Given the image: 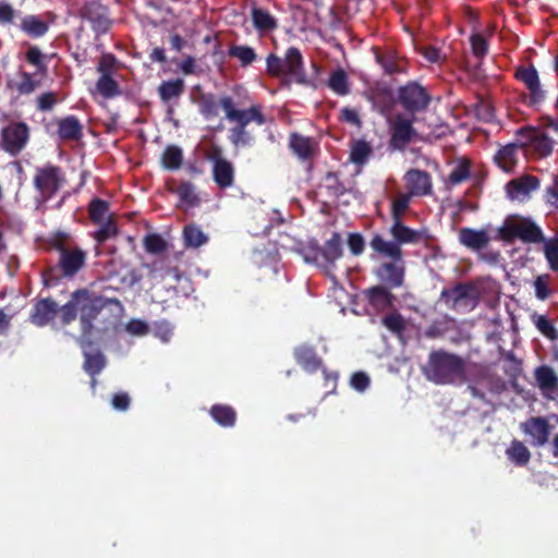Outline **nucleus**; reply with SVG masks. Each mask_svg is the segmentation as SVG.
<instances>
[{
	"mask_svg": "<svg viewBox=\"0 0 558 558\" xmlns=\"http://www.w3.org/2000/svg\"><path fill=\"white\" fill-rule=\"evenodd\" d=\"M372 154L369 142H353L350 150V161L357 166H363L367 162Z\"/></svg>",
	"mask_w": 558,
	"mask_h": 558,
	"instance_id": "f704fd0d",
	"label": "nucleus"
},
{
	"mask_svg": "<svg viewBox=\"0 0 558 558\" xmlns=\"http://www.w3.org/2000/svg\"><path fill=\"white\" fill-rule=\"evenodd\" d=\"M550 282L551 277L549 274L539 275L534 279L533 287L537 300L545 301L553 294Z\"/></svg>",
	"mask_w": 558,
	"mask_h": 558,
	"instance_id": "4c0bfd02",
	"label": "nucleus"
},
{
	"mask_svg": "<svg viewBox=\"0 0 558 558\" xmlns=\"http://www.w3.org/2000/svg\"><path fill=\"white\" fill-rule=\"evenodd\" d=\"M293 356L296 363L307 373H316L323 367V360L317 355L315 348L310 344L295 347Z\"/></svg>",
	"mask_w": 558,
	"mask_h": 558,
	"instance_id": "a211bd4d",
	"label": "nucleus"
},
{
	"mask_svg": "<svg viewBox=\"0 0 558 558\" xmlns=\"http://www.w3.org/2000/svg\"><path fill=\"white\" fill-rule=\"evenodd\" d=\"M289 148L306 171L313 169L314 162L320 154L318 142H289Z\"/></svg>",
	"mask_w": 558,
	"mask_h": 558,
	"instance_id": "f3484780",
	"label": "nucleus"
},
{
	"mask_svg": "<svg viewBox=\"0 0 558 558\" xmlns=\"http://www.w3.org/2000/svg\"><path fill=\"white\" fill-rule=\"evenodd\" d=\"M386 116L390 140H414L418 133L414 126L417 116L392 108V101L376 100Z\"/></svg>",
	"mask_w": 558,
	"mask_h": 558,
	"instance_id": "39448f33",
	"label": "nucleus"
},
{
	"mask_svg": "<svg viewBox=\"0 0 558 558\" xmlns=\"http://www.w3.org/2000/svg\"><path fill=\"white\" fill-rule=\"evenodd\" d=\"M369 377L364 372H355L352 374L350 384L356 391L363 392L369 386Z\"/></svg>",
	"mask_w": 558,
	"mask_h": 558,
	"instance_id": "13d9d810",
	"label": "nucleus"
},
{
	"mask_svg": "<svg viewBox=\"0 0 558 558\" xmlns=\"http://www.w3.org/2000/svg\"><path fill=\"white\" fill-rule=\"evenodd\" d=\"M320 252L326 263L333 266L343 255L340 234L338 232L332 233L331 238L325 242Z\"/></svg>",
	"mask_w": 558,
	"mask_h": 558,
	"instance_id": "cd10ccee",
	"label": "nucleus"
},
{
	"mask_svg": "<svg viewBox=\"0 0 558 558\" xmlns=\"http://www.w3.org/2000/svg\"><path fill=\"white\" fill-rule=\"evenodd\" d=\"M116 60L110 54H105L100 58L98 63V72L101 73V75H110L114 68Z\"/></svg>",
	"mask_w": 558,
	"mask_h": 558,
	"instance_id": "0e129e2a",
	"label": "nucleus"
},
{
	"mask_svg": "<svg viewBox=\"0 0 558 558\" xmlns=\"http://www.w3.org/2000/svg\"><path fill=\"white\" fill-rule=\"evenodd\" d=\"M183 236L187 247H199L208 241V236L196 225H187L183 229Z\"/></svg>",
	"mask_w": 558,
	"mask_h": 558,
	"instance_id": "2f4dec72",
	"label": "nucleus"
},
{
	"mask_svg": "<svg viewBox=\"0 0 558 558\" xmlns=\"http://www.w3.org/2000/svg\"><path fill=\"white\" fill-rule=\"evenodd\" d=\"M472 51L475 57L482 58L487 52V43L480 34H474L471 37Z\"/></svg>",
	"mask_w": 558,
	"mask_h": 558,
	"instance_id": "680f3d73",
	"label": "nucleus"
},
{
	"mask_svg": "<svg viewBox=\"0 0 558 558\" xmlns=\"http://www.w3.org/2000/svg\"><path fill=\"white\" fill-rule=\"evenodd\" d=\"M509 461L517 466H525L531 460V451L518 439H513L505 451Z\"/></svg>",
	"mask_w": 558,
	"mask_h": 558,
	"instance_id": "a878e982",
	"label": "nucleus"
},
{
	"mask_svg": "<svg viewBox=\"0 0 558 558\" xmlns=\"http://www.w3.org/2000/svg\"><path fill=\"white\" fill-rule=\"evenodd\" d=\"M155 332L161 337L163 341H167L172 335V326L167 320L155 323Z\"/></svg>",
	"mask_w": 558,
	"mask_h": 558,
	"instance_id": "338daca9",
	"label": "nucleus"
},
{
	"mask_svg": "<svg viewBox=\"0 0 558 558\" xmlns=\"http://www.w3.org/2000/svg\"><path fill=\"white\" fill-rule=\"evenodd\" d=\"M459 240L468 248L480 251L487 246L490 239L484 230L462 228L459 232Z\"/></svg>",
	"mask_w": 558,
	"mask_h": 558,
	"instance_id": "b1692460",
	"label": "nucleus"
},
{
	"mask_svg": "<svg viewBox=\"0 0 558 558\" xmlns=\"http://www.w3.org/2000/svg\"><path fill=\"white\" fill-rule=\"evenodd\" d=\"M539 187V180L531 174L522 175L507 183V193L511 199H522L530 195L531 192Z\"/></svg>",
	"mask_w": 558,
	"mask_h": 558,
	"instance_id": "6ab92c4d",
	"label": "nucleus"
},
{
	"mask_svg": "<svg viewBox=\"0 0 558 558\" xmlns=\"http://www.w3.org/2000/svg\"><path fill=\"white\" fill-rule=\"evenodd\" d=\"M405 186L412 196H425L432 192V177L420 169H411L404 175Z\"/></svg>",
	"mask_w": 558,
	"mask_h": 558,
	"instance_id": "2eb2a0df",
	"label": "nucleus"
},
{
	"mask_svg": "<svg viewBox=\"0 0 558 558\" xmlns=\"http://www.w3.org/2000/svg\"><path fill=\"white\" fill-rule=\"evenodd\" d=\"M28 128L23 122L11 123L2 130V140H27Z\"/></svg>",
	"mask_w": 558,
	"mask_h": 558,
	"instance_id": "a18cd8bd",
	"label": "nucleus"
},
{
	"mask_svg": "<svg viewBox=\"0 0 558 558\" xmlns=\"http://www.w3.org/2000/svg\"><path fill=\"white\" fill-rule=\"evenodd\" d=\"M440 299L450 308H456L462 302L474 301L476 299V289L471 283L459 282L451 289H444Z\"/></svg>",
	"mask_w": 558,
	"mask_h": 558,
	"instance_id": "4468645a",
	"label": "nucleus"
},
{
	"mask_svg": "<svg viewBox=\"0 0 558 558\" xmlns=\"http://www.w3.org/2000/svg\"><path fill=\"white\" fill-rule=\"evenodd\" d=\"M229 56L239 59L243 66L250 65L256 59V53L247 46H232Z\"/></svg>",
	"mask_w": 558,
	"mask_h": 558,
	"instance_id": "c03bdc74",
	"label": "nucleus"
},
{
	"mask_svg": "<svg viewBox=\"0 0 558 558\" xmlns=\"http://www.w3.org/2000/svg\"><path fill=\"white\" fill-rule=\"evenodd\" d=\"M144 248L150 254H160L166 251L167 242L158 233H149L143 240Z\"/></svg>",
	"mask_w": 558,
	"mask_h": 558,
	"instance_id": "79ce46f5",
	"label": "nucleus"
},
{
	"mask_svg": "<svg viewBox=\"0 0 558 558\" xmlns=\"http://www.w3.org/2000/svg\"><path fill=\"white\" fill-rule=\"evenodd\" d=\"M58 312L60 308L57 302L50 298L40 299L34 304L29 319L34 325L44 327L54 319Z\"/></svg>",
	"mask_w": 558,
	"mask_h": 558,
	"instance_id": "dca6fc26",
	"label": "nucleus"
},
{
	"mask_svg": "<svg viewBox=\"0 0 558 558\" xmlns=\"http://www.w3.org/2000/svg\"><path fill=\"white\" fill-rule=\"evenodd\" d=\"M37 83L32 80L28 73L22 74V82L19 84L17 89L22 94H29L35 90Z\"/></svg>",
	"mask_w": 558,
	"mask_h": 558,
	"instance_id": "774afa93",
	"label": "nucleus"
},
{
	"mask_svg": "<svg viewBox=\"0 0 558 558\" xmlns=\"http://www.w3.org/2000/svg\"><path fill=\"white\" fill-rule=\"evenodd\" d=\"M118 234V229L116 223L112 220H108L101 225V227L95 233V240L98 243H104L107 240L116 236Z\"/></svg>",
	"mask_w": 558,
	"mask_h": 558,
	"instance_id": "864d4df0",
	"label": "nucleus"
},
{
	"mask_svg": "<svg viewBox=\"0 0 558 558\" xmlns=\"http://www.w3.org/2000/svg\"><path fill=\"white\" fill-rule=\"evenodd\" d=\"M183 162V151L175 145H169L166 147L161 156L162 167L167 170H178Z\"/></svg>",
	"mask_w": 558,
	"mask_h": 558,
	"instance_id": "c85d7f7f",
	"label": "nucleus"
},
{
	"mask_svg": "<svg viewBox=\"0 0 558 558\" xmlns=\"http://www.w3.org/2000/svg\"><path fill=\"white\" fill-rule=\"evenodd\" d=\"M201 109L206 116H217L218 104L213 95H203L201 97Z\"/></svg>",
	"mask_w": 558,
	"mask_h": 558,
	"instance_id": "bf43d9fd",
	"label": "nucleus"
},
{
	"mask_svg": "<svg viewBox=\"0 0 558 558\" xmlns=\"http://www.w3.org/2000/svg\"><path fill=\"white\" fill-rule=\"evenodd\" d=\"M267 72L271 76H284L283 59L271 53L267 57Z\"/></svg>",
	"mask_w": 558,
	"mask_h": 558,
	"instance_id": "5fc2aeb1",
	"label": "nucleus"
},
{
	"mask_svg": "<svg viewBox=\"0 0 558 558\" xmlns=\"http://www.w3.org/2000/svg\"><path fill=\"white\" fill-rule=\"evenodd\" d=\"M56 251L60 254L58 267L63 277L73 278L85 267L87 253L81 247L69 248L63 243L58 242Z\"/></svg>",
	"mask_w": 558,
	"mask_h": 558,
	"instance_id": "1a4fd4ad",
	"label": "nucleus"
},
{
	"mask_svg": "<svg viewBox=\"0 0 558 558\" xmlns=\"http://www.w3.org/2000/svg\"><path fill=\"white\" fill-rule=\"evenodd\" d=\"M523 149L522 142H509L495 156V161L505 171L510 172L517 163L515 154Z\"/></svg>",
	"mask_w": 558,
	"mask_h": 558,
	"instance_id": "393cba45",
	"label": "nucleus"
},
{
	"mask_svg": "<svg viewBox=\"0 0 558 558\" xmlns=\"http://www.w3.org/2000/svg\"><path fill=\"white\" fill-rule=\"evenodd\" d=\"M348 246L352 255L360 256L365 248V241L360 233H350L348 236Z\"/></svg>",
	"mask_w": 558,
	"mask_h": 558,
	"instance_id": "4d7b16f0",
	"label": "nucleus"
},
{
	"mask_svg": "<svg viewBox=\"0 0 558 558\" xmlns=\"http://www.w3.org/2000/svg\"><path fill=\"white\" fill-rule=\"evenodd\" d=\"M470 177V163L469 161L459 162L450 172L448 182L452 185H457L469 179Z\"/></svg>",
	"mask_w": 558,
	"mask_h": 558,
	"instance_id": "3c124183",
	"label": "nucleus"
},
{
	"mask_svg": "<svg viewBox=\"0 0 558 558\" xmlns=\"http://www.w3.org/2000/svg\"><path fill=\"white\" fill-rule=\"evenodd\" d=\"M81 16L88 20L98 33H106L111 26L107 8L98 1L87 2L81 10Z\"/></svg>",
	"mask_w": 558,
	"mask_h": 558,
	"instance_id": "ddd939ff",
	"label": "nucleus"
},
{
	"mask_svg": "<svg viewBox=\"0 0 558 558\" xmlns=\"http://www.w3.org/2000/svg\"><path fill=\"white\" fill-rule=\"evenodd\" d=\"M544 242V255L548 267L553 271H558V235Z\"/></svg>",
	"mask_w": 558,
	"mask_h": 558,
	"instance_id": "ea45409f",
	"label": "nucleus"
},
{
	"mask_svg": "<svg viewBox=\"0 0 558 558\" xmlns=\"http://www.w3.org/2000/svg\"><path fill=\"white\" fill-rule=\"evenodd\" d=\"M378 280L386 283L390 289L400 288L404 281L403 259H389L381 263L375 270Z\"/></svg>",
	"mask_w": 558,
	"mask_h": 558,
	"instance_id": "f8f14e48",
	"label": "nucleus"
},
{
	"mask_svg": "<svg viewBox=\"0 0 558 558\" xmlns=\"http://www.w3.org/2000/svg\"><path fill=\"white\" fill-rule=\"evenodd\" d=\"M284 76L293 78L298 83L305 82L302 54L298 48L291 47L283 58Z\"/></svg>",
	"mask_w": 558,
	"mask_h": 558,
	"instance_id": "aec40b11",
	"label": "nucleus"
},
{
	"mask_svg": "<svg viewBox=\"0 0 558 558\" xmlns=\"http://www.w3.org/2000/svg\"><path fill=\"white\" fill-rule=\"evenodd\" d=\"M96 87L99 94L106 98L113 97L119 93L118 84L110 75H101Z\"/></svg>",
	"mask_w": 558,
	"mask_h": 558,
	"instance_id": "09e8293b",
	"label": "nucleus"
},
{
	"mask_svg": "<svg viewBox=\"0 0 558 558\" xmlns=\"http://www.w3.org/2000/svg\"><path fill=\"white\" fill-rule=\"evenodd\" d=\"M219 105L225 110L226 118L235 124L233 132L238 136L244 134V129L250 122L256 121L258 124L265 122L259 105H253L248 109L241 110L235 107L233 99L229 96L220 98Z\"/></svg>",
	"mask_w": 558,
	"mask_h": 558,
	"instance_id": "0eeeda50",
	"label": "nucleus"
},
{
	"mask_svg": "<svg viewBox=\"0 0 558 558\" xmlns=\"http://www.w3.org/2000/svg\"><path fill=\"white\" fill-rule=\"evenodd\" d=\"M532 319H533V323H534L535 327L537 328V330L544 337H546L550 340L558 339V330L556 329V327L554 326V324L547 316L541 315V314H534L532 316Z\"/></svg>",
	"mask_w": 558,
	"mask_h": 558,
	"instance_id": "c9c22d12",
	"label": "nucleus"
},
{
	"mask_svg": "<svg viewBox=\"0 0 558 558\" xmlns=\"http://www.w3.org/2000/svg\"><path fill=\"white\" fill-rule=\"evenodd\" d=\"M211 162V175L215 184L220 190H227L234 185L235 169L231 161L223 156V150L218 145H213L205 155Z\"/></svg>",
	"mask_w": 558,
	"mask_h": 558,
	"instance_id": "6e6552de",
	"label": "nucleus"
},
{
	"mask_svg": "<svg viewBox=\"0 0 558 558\" xmlns=\"http://www.w3.org/2000/svg\"><path fill=\"white\" fill-rule=\"evenodd\" d=\"M121 305L118 299H105L87 289H78L71 294L70 300L60 307L62 325L71 324L76 316L80 317L81 333L76 339L78 345H94L95 322L107 304Z\"/></svg>",
	"mask_w": 558,
	"mask_h": 558,
	"instance_id": "f257e3e1",
	"label": "nucleus"
},
{
	"mask_svg": "<svg viewBox=\"0 0 558 558\" xmlns=\"http://www.w3.org/2000/svg\"><path fill=\"white\" fill-rule=\"evenodd\" d=\"M391 240H386L380 233H374L369 241L372 258L403 259L402 245L418 244L424 240L420 230L405 226L401 220H392L389 228Z\"/></svg>",
	"mask_w": 558,
	"mask_h": 558,
	"instance_id": "f03ea898",
	"label": "nucleus"
},
{
	"mask_svg": "<svg viewBox=\"0 0 558 558\" xmlns=\"http://www.w3.org/2000/svg\"><path fill=\"white\" fill-rule=\"evenodd\" d=\"M209 414L213 420L222 427L229 428L235 425L236 412L231 405L214 404L209 410Z\"/></svg>",
	"mask_w": 558,
	"mask_h": 558,
	"instance_id": "bb28decb",
	"label": "nucleus"
},
{
	"mask_svg": "<svg viewBox=\"0 0 558 558\" xmlns=\"http://www.w3.org/2000/svg\"><path fill=\"white\" fill-rule=\"evenodd\" d=\"M521 432L530 438V445L535 448L545 446L551 433V425L544 416H531L520 423Z\"/></svg>",
	"mask_w": 558,
	"mask_h": 558,
	"instance_id": "9b49d317",
	"label": "nucleus"
},
{
	"mask_svg": "<svg viewBox=\"0 0 558 558\" xmlns=\"http://www.w3.org/2000/svg\"><path fill=\"white\" fill-rule=\"evenodd\" d=\"M81 124L77 119L68 117L59 122V135L62 140H78Z\"/></svg>",
	"mask_w": 558,
	"mask_h": 558,
	"instance_id": "473e14b6",
	"label": "nucleus"
},
{
	"mask_svg": "<svg viewBox=\"0 0 558 558\" xmlns=\"http://www.w3.org/2000/svg\"><path fill=\"white\" fill-rule=\"evenodd\" d=\"M184 84L183 81L178 78L174 81L165 82L159 87L160 96L163 100L178 97L183 93Z\"/></svg>",
	"mask_w": 558,
	"mask_h": 558,
	"instance_id": "37998d69",
	"label": "nucleus"
},
{
	"mask_svg": "<svg viewBox=\"0 0 558 558\" xmlns=\"http://www.w3.org/2000/svg\"><path fill=\"white\" fill-rule=\"evenodd\" d=\"M130 396L124 391L117 392L111 398V405L117 411H126L130 408Z\"/></svg>",
	"mask_w": 558,
	"mask_h": 558,
	"instance_id": "052dcab7",
	"label": "nucleus"
},
{
	"mask_svg": "<svg viewBox=\"0 0 558 558\" xmlns=\"http://www.w3.org/2000/svg\"><path fill=\"white\" fill-rule=\"evenodd\" d=\"M376 100L392 101V107L399 105L404 112L417 116L427 110L432 96L417 82H409L397 88L395 98H392L390 90L385 88L376 94Z\"/></svg>",
	"mask_w": 558,
	"mask_h": 558,
	"instance_id": "20e7f679",
	"label": "nucleus"
},
{
	"mask_svg": "<svg viewBox=\"0 0 558 558\" xmlns=\"http://www.w3.org/2000/svg\"><path fill=\"white\" fill-rule=\"evenodd\" d=\"M142 280V275L136 269L128 270L121 278V283L132 288Z\"/></svg>",
	"mask_w": 558,
	"mask_h": 558,
	"instance_id": "69168bd1",
	"label": "nucleus"
},
{
	"mask_svg": "<svg viewBox=\"0 0 558 558\" xmlns=\"http://www.w3.org/2000/svg\"><path fill=\"white\" fill-rule=\"evenodd\" d=\"M252 16L254 26L259 31H270L277 26L276 20L265 10L254 8Z\"/></svg>",
	"mask_w": 558,
	"mask_h": 558,
	"instance_id": "58836bf2",
	"label": "nucleus"
},
{
	"mask_svg": "<svg viewBox=\"0 0 558 558\" xmlns=\"http://www.w3.org/2000/svg\"><path fill=\"white\" fill-rule=\"evenodd\" d=\"M22 28L28 34L41 36L47 32V25L36 17H27L22 22Z\"/></svg>",
	"mask_w": 558,
	"mask_h": 558,
	"instance_id": "603ef678",
	"label": "nucleus"
},
{
	"mask_svg": "<svg viewBox=\"0 0 558 558\" xmlns=\"http://www.w3.org/2000/svg\"><path fill=\"white\" fill-rule=\"evenodd\" d=\"M324 375V386L327 389V395L332 393L336 390L339 374L337 372L328 371L327 368H320Z\"/></svg>",
	"mask_w": 558,
	"mask_h": 558,
	"instance_id": "e2e57ef3",
	"label": "nucleus"
},
{
	"mask_svg": "<svg viewBox=\"0 0 558 558\" xmlns=\"http://www.w3.org/2000/svg\"><path fill=\"white\" fill-rule=\"evenodd\" d=\"M381 324L385 326L390 332L400 337L407 329V323L404 317L399 312H392L385 315L381 318Z\"/></svg>",
	"mask_w": 558,
	"mask_h": 558,
	"instance_id": "72a5a7b5",
	"label": "nucleus"
},
{
	"mask_svg": "<svg viewBox=\"0 0 558 558\" xmlns=\"http://www.w3.org/2000/svg\"><path fill=\"white\" fill-rule=\"evenodd\" d=\"M515 77L522 81L531 92V99L533 102L539 101L543 98L544 93L541 88L538 74L534 66H520L515 72Z\"/></svg>",
	"mask_w": 558,
	"mask_h": 558,
	"instance_id": "4be33fe9",
	"label": "nucleus"
},
{
	"mask_svg": "<svg viewBox=\"0 0 558 558\" xmlns=\"http://www.w3.org/2000/svg\"><path fill=\"white\" fill-rule=\"evenodd\" d=\"M464 360L446 350H434L422 367L425 378L436 385H459L466 379Z\"/></svg>",
	"mask_w": 558,
	"mask_h": 558,
	"instance_id": "7ed1b4c3",
	"label": "nucleus"
},
{
	"mask_svg": "<svg viewBox=\"0 0 558 558\" xmlns=\"http://www.w3.org/2000/svg\"><path fill=\"white\" fill-rule=\"evenodd\" d=\"M61 183L62 177L59 167L46 166L36 170L34 185L44 198H51L61 187Z\"/></svg>",
	"mask_w": 558,
	"mask_h": 558,
	"instance_id": "9d476101",
	"label": "nucleus"
},
{
	"mask_svg": "<svg viewBox=\"0 0 558 558\" xmlns=\"http://www.w3.org/2000/svg\"><path fill=\"white\" fill-rule=\"evenodd\" d=\"M323 187H325L330 197H340L345 193V187L339 177L333 172H328L324 177Z\"/></svg>",
	"mask_w": 558,
	"mask_h": 558,
	"instance_id": "e433bc0d",
	"label": "nucleus"
},
{
	"mask_svg": "<svg viewBox=\"0 0 558 558\" xmlns=\"http://www.w3.org/2000/svg\"><path fill=\"white\" fill-rule=\"evenodd\" d=\"M171 193H175L182 203L189 206H196L199 202L197 194L195 193V186L189 181H183L177 189L168 186Z\"/></svg>",
	"mask_w": 558,
	"mask_h": 558,
	"instance_id": "7c9ffc66",
	"label": "nucleus"
},
{
	"mask_svg": "<svg viewBox=\"0 0 558 558\" xmlns=\"http://www.w3.org/2000/svg\"><path fill=\"white\" fill-rule=\"evenodd\" d=\"M412 195L408 192L407 194H399L391 204V218L392 220H401L403 214L409 207Z\"/></svg>",
	"mask_w": 558,
	"mask_h": 558,
	"instance_id": "de8ad7c7",
	"label": "nucleus"
},
{
	"mask_svg": "<svg viewBox=\"0 0 558 558\" xmlns=\"http://www.w3.org/2000/svg\"><path fill=\"white\" fill-rule=\"evenodd\" d=\"M377 62L384 68L387 74H395L403 72V66L395 59L392 54H381L376 52Z\"/></svg>",
	"mask_w": 558,
	"mask_h": 558,
	"instance_id": "8fccbe9b",
	"label": "nucleus"
},
{
	"mask_svg": "<svg viewBox=\"0 0 558 558\" xmlns=\"http://www.w3.org/2000/svg\"><path fill=\"white\" fill-rule=\"evenodd\" d=\"M553 142H522L524 151L535 150L541 157H546L553 151Z\"/></svg>",
	"mask_w": 558,
	"mask_h": 558,
	"instance_id": "6e6d98bb",
	"label": "nucleus"
},
{
	"mask_svg": "<svg viewBox=\"0 0 558 558\" xmlns=\"http://www.w3.org/2000/svg\"><path fill=\"white\" fill-rule=\"evenodd\" d=\"M328 85L339 95H347L349 93L348 78L343 70L333 72L329 77Z\"/></svg>",
	"mask_w": 558,
	"mask_h": 558,
	"instance_id": "49530a36",
	"label": "nucleus"
},
{
	"mask_svg": "<svg viewBox=\"0 0 558 558\" xmlns=\"http://www.w3.org/2000/svg\"><path fill=\"white\" fill-rule=\"evenodd\" d=\"M93 345H80L84 356L83 368L90 376L96 377L107 365V360L104 353L97 350L95 353L89 352Z\"/></svg>",
	"mask_w": 558,
	"mask_h": 558,
	"instance_id": "5701e85b",
	"label": "nucleus"
},
{
	"mask_svg": "<svg viewBox=\"0 0 558 558\" xmlns=\"http://www.w3.org/2000/svg\"><path fill=\"white\" fill-rule=\"evenodd\" d=\"M500 238L506 242L520 239L524 243H541L545 241L542 229L530 218H509L499 229Z\"/></svg>",
	"mask_w": 558,
	"mask_h": 558,
	"instance_id": "423d86ee",
	"label": "nucleus"
},
{
	"mask_svg": "<svg viewBox=\"0 0 558 558\" xmlns=\"http://www.w3.org/2000/svg\"><path fill=\"white\" fill-rule=\"evenodd\" d=\"M368 304L377 311H385L393 306V294L383 286H374L364 291Z\"/></svg>",
	"mask_w": 558,
	"mask_h": 558,
	"instance_id": "412c9836",
	"label": "nucleus"
},
{
	"mask_svg": "<svg viewBox=\"0 0 558 558\" xmlns=\"http://www.w3.org/2000/svg\"><path fill=\"white\" fill-rule=\"evenodd\" d=\"M109 210L108 203L100 198H94L88 206V215L93 222H104Z\"/></svg>",
	"mask_w": 558,
	"mask_h": 558,
	"instance_id": "a19ab883",
	"label": "nucleus"
},
{
	"mask_svg": "<svg viewBox=\"0 0 558 558\" xmlns=\"http://www.w3.org/2000/svg\"><path fill=\"white\" fill-rule=\"evenodd\" d=\"M535 378L541 389L550 390L557 387L558 378L550 366L542 365L535 371Z\"/></svg>",
	"mask_w": 558,
	"mask_h": 558,
	"instance_id": "c756f323",
	"label": "nucleus"
}]
</instances>
